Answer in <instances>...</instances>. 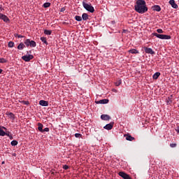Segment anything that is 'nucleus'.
Returning <instances> with one entry per match:
<instances>
[{"label":"nucleus","instance_id":"1a4fd4ad","mask_svg":"<svg viewBox=\"0 0 179 179\" xmlns=\"http://www.w3.org/2000/svg\"><path fill=\"white\" fill-rule=\"evenodd\" d=\"M0 19L3 20V22H5L6 23H8V22H9V18L8 17V16H6L2 13H0Z\"/></svg>","mask_w":179,"mask_h":179},{"label":"nucleus","instance_id":"72a5a7b5","mask_svg":"<svg viewBox=\"0 0 179 179\" xmlns=\"http://www.w3.org/2000/svg\"><path fill=\"white\" fill-rule=\"evenodd\" d=\"M23 104H24L25 106H29V101H24Z\"/></svg>","mask_w":179,"mask_h":179},{"label":"nucleus","instance_id":"0eeeda50","mask_svg":"<svg viewBox=\"0 0 179 179\" xmlns=\"http://www.w3.org/2000/svg\"><path fill=\"white\" fill-rule=\"evenodd\" d=\"M25 45H36V42L34 41H31L30 39H27L24 41Z\"/></svg>","mask_w":179,"mask_h":179},{"label":"nucleus","instance_id":"dca6fc26","mask_svg":"<svg viewBox=\"0 0 179 179\" xmlns=\"http://www.w3.org/2000/svg\"><path fill=\"white\" fill-rule=\"evenodd\" d=\"M167 104H171L173 103V95L169 96L166 99Z\"/></svg>","mask_w":179,"mask_h":179},{"label":"nucleus","instance_id":"a19ab883","mask_svg":"<svg viewBox=\"0 0 179 179\" xmlns=\"http://www.w3.org/2000/svg\"><path fill=\"white\" fill-rule=\"evenodd\" d=\"M8 138H10V139L12 141V139H13V136H12V135L8 136Z\"/></svg>","mask_w":179,"mask_h":179},{"label":"nucleus","instance_id":"39448f33","mask_svg":"<svg viewBox=\"0 0 179 179\" xmlns=\"http://www.w3.org/2000/svg\"><path fill=\"white\" fill-rule=\"evenodd\" d=\"M118 174H119V176L120 177H122V178H124V179H132V178H130L129 175L127 174L124 171H120V172H119Z\"/></svg>","mask_w":179,"mask_h":179},{"label":"nucleus","instance_id":"f3484780","mask_svg":"<svg viewBox=\"0 0 179 179\" xmlns=\"http://www.w3.org/2000/svg\"><path fill=\"white\" fill-rule=\"evenodd\" d=\"M159 76H160V73L159 72H157L155 73L153 76H152V78L156 80L157 79H159Z\"/></svg>","mask_w":179,"mask_h":179},{"label":"nucleus","instance_id":"9b49d317","mask_svg":"<svg viewBox=\"0 0 179 179\" xmlns=\"http://www.w3.org/2000/svg\"><path fill=\"white\" fill-rule=\"evenodd\" d=\"M169 4L172 6V8H173V9H177L178 8V5L176 3V1L174 0H170Z\"/></svg>","mask_w":179,"mask_h":179},{"label":"nucleus","instance_id":"c85d7f7f","mask_svg":"<svg viewBox=\"0 0 179 179\" xmlns=\"http://www.w3.org/2000/svg\"><path fill=\"white\" fill-rule=\"evenodd\" d=\"M43 132H50V129L48 127H45L43 129Z\"/></svg>","mask_w":179,"mask_h":179},{"label":"nucleus","instance_id":"7c9ffc66","mask_svg":"<svg viewBox=\"0 0 179 179\" xmlns=\"http://www.w3.org/2000/svg\"><path fill=\"white\" fill-rule=\"evenodd\" d=\"M157 33H159V34H162V33H163V29H157Z\"/></svg>","mask_w":179,"mask_h":179},{"label":"nucleus","instance_id":"6ab92c4d","mask_svg":"<svg viewBox=\"0 0 179 179\" xmlns=\"http://www.w3.org/2000/svg\"><path fill=\"white\" fill-rule=\"evenodd\" d=\"M43 125L41 123H38V129L40 132H43Z\"/></svg>","mask_w":179,"mask_h":179},{"label":"nucleus","instance_id":"5701e85b","mask_svg":"<svg viewBox=\"0 0 179 179\" xmlns=\"http://www.w3.org/2000/svg\"><path fill=\"white\" fill-rule=\"evenodd\" d=\"M51 6V3L50 2H46L43 3V8H50Z\"/></svg>","mask_w":179,"mask_h":179},{"label":"nucleus","instance_id":"4be33fe9","mask_svg":"<svg viewBox=\"0 0 179 179\" xmlns=\"http://www.w3.org/2000/svg\"><path fill=\"white\" fill-rule=\"evenodd\" d=\"M6 62H8V60H6V59L0 57V64H6Z\"/></svg>","mask_w":179,"mask_h":179},{"label":"nucleus","instance_id":"cd10ccee","mask_svg":"<svg viewBox=\"0 0 179 179\" xmlns=\"http://www.w3.org/2000/svg\"><path fill=\"white\" fill-rule=\"evenodd\" d=\"M41 41H43V43H44V44H48V43H47V38H41Z\"/></svg>","mask_w":179,"mask_h":179},{"label":"nucleus","instance_id":"2f4dec72","mask_svg":"<svg viewBox=\"0 0 179 179\" xmlns=\"http://www.w3.org/2000/svg\"><path fill=\"white\" fill-rule=\"evenodd\" d=\"M5 134H6V136H10V132L7 131V130L6 131Z\"/></svg>","mask_w":179,"mask_h":179},{"label":"nucleus","instance_id":"4468645a","mask_svg":"<svg viewBox=\"0 0 179 179\" xmlns=\"http://www.w3.org/2000/svg\"><path fill=\"white\" fill-rule=\"evenodd\" d=\"M124 137L126 138V141H129L130 142H132V141H135V138L132 137L129 134H124Z\"/></svg>","mask_w":179,"mask_h":179},{"label":"nucleus","instance_id":"37998d69","mask_svg":"<svg viewBox=\"0 0 179 179\" xmlns=\"http://www.w3.org/2000/svg\"><path fill=\"white\" fill-rule=\"evenodd\" d=\"M0 10H3V8H2V6L0 5Z\"/></svg>","mask_w":179,"mask_h":179},{"label":"nucleus","instance_id":"a878e982","mask_svg":"<svg viewBox=\"0 0 179 179\" xmlns=\"http://www.w3.org/2000/svg\"><path fill=\"white\" fill-rule=\"evenodd\" d=\"M8 115L9 118H13V120H14V118H15V114H13V113H9L8 114Z\"/></svg>","mask_w":179,"mask_h":179},{"label":"nucleus","instance_id":"423d86ee","mask_svg":"<svg viewBox=\"0 0 179 179\" xmlns=\"http://www.w3.org/2000/svg\"><path fill=\"white\" fill-rule=\"evenodd\" d=\"M143 48L146 54H151V55H153L155 54V51H153L152 48H148L146 46H144Z\"/></svg>","mask_w":179,"mask_h":179},{"label":"nucleus","instance_id":"79ce46f5","mask_svg":"<svg viewBox=\"0 0 179 179\" xmlns=\"http://www.w3.org/2000/svg\"><path fill=\"white\" fill-rule=\"evenodd\" d=\"M2 129H5L6 131H8V129H6V127H2Z\"/></svg>","mask_w":179,"mask_h":179},{"label":"nucleus","instance_id":"c03bdc74","mask_svg":"<svg viewBox=\"0 0 179 179\" xmlns=\"http://www.w3.org/2000/svg\"><path fill=\"white\" fill-rule=\"evenodd\" d=\"M19 45H24V43H20L19 44Z\"/></svg>","mask_w":179,"mask_h":179},{"label":"nucleus","instance_id":"49530a36","mask_svg":"<svg viewBox=\"0 0 179 179\" xmlns=\"http://www.w3.org/2000/svg\"><path fill=\"white\" fill-rule=\"evenodd\" d=\"M10 48H13V45H9Z\"/></svg>","mask_w":179,"mask_h":179},{"label":"nucleus","instance_id":"473e14b6","mask_svg":"<svg viewBox=\"0 0 179 179\" xmlns=\"http://www.w3.org/2000/svg\"><path fill=\"white\" fill-rule=\"evenodd\" d=\"M23 48H24V46H23V45H18L17 46L18 50H23Z\"/></svg>","mask_w":179,"mask_h":179},{"label":"nucleus","instance_id":"393cba45","mask_svg":"<svg viewBox=\"0 0 179 179\" xmlns=\"http://www.w3.org/2000/svg\"><path fill=\"white\" fill-rule=\"evenodd\" d=\"M75 19L77 20V22H82V17L79 15H76Z\"/></svg>","mask_w":179,"mask_h":179},{"label":"nucleus","instance_id":"4c0bfd02","mask_svg":"<svg viewBox=\"0 0 179 179\" xmlns=\"http://www.w3.org/2000/svg\"><path fill=\"white\" fill-rule=\"evenodd\" d=\"M121 83H122L121 80H120L117 83H116V86H120Z\"/></svg>","mask_w":179,"mask_h":179},{"label":"nucleus","instance_id":"20e7f679","mask_svg":"<svg viewBox=\"0 0 179 179\" xmlns=\"http://www.w3.org/2000/svg\"><path fill=\"white\" fill-rule=\"evenodd\" d=\"M33 58H34V57L31 55H24L22 57V59H23V61H25V62H30V61H31Z\"/></svg>","mask_w":179,"mask_h":179},{"label":"nucleus","instance_id":"b1692460","mask_svg":"<svg viewBox=\"0 0 179 179\" xmlns=\"http://www.w3.org/2000/svg\"><path fill=\"white\" fill-rule=\"evenodd\" d=\"M17 143H18L17 141L13 140V141H11L10 145L12 146H17Z\"/></svg>","mask_w":179,"mask_h":179},{"label":"nucleus","instance_id":"412c9836","mask_svg":"<svg viewBox=\"0 0 179 179\" xmlns=\"http://www.w3.org/2000/svg\"><path fill=\"white\" fill-rule=\"evenodd\" d=\"M51 33H52V31L51 30H44V34H46V36H51Z\"/></svg>","mask_w":179,"mask_h":179},{"label":"nucleus","instance_id":"aec40b11","mask_svg":"<svg viewBox=\"0 0 179 179\" xmlns=\"http://www.w3.org/2000/svg\"><path fill=\"white\" fill-rule=\"evenodd\" d=\"M129 52L131 54H139V51L136 50V49H131L129 50Z\"/></svg>","mask_w":179,"mask_h":179},{"label":"nucleus","instance_id":"de8ad7c7","mask_svg":"<svg viewBox=\"0 0 179 179\" xmlns=\"http://www.w3.org/2000/svg\"><path fill=\"white\" fill-rule=\"evenodd\" d=\"M5 163V161H3L2 162H1V164H3Z\"/></svg>","mask_w":179,"mask_h":179},{"label":"nucleus","instance_id":"2eb2a0df","mask_svg":"<svg viewBox=\"0 0 179 179\" xmlns=\"http://www.w3.org/2000/svg\"><path fill=\"white\" fill-rule=\"evenodd\" d=\"M152 9L156 12H160V10H162V8L159 5H155L154 6H152Z\"/></svg>","mask_w":179,"mask_h":179},{"label":"nucleus","instance_id":"f8f14e48","mask_svg":"<svg viewBox=\"0 0 179 179\" xmlns=\"http://www.w3.org/2000/svg\"><path fill=\"white\" fill-rule=\"evenodd\" d=\"M95 103L96 104H107L108 103V99H102V100H100V101H95Z\"/></svg>","mask_w":179,"mask_h":179},{"label":"nucleus","instance_id":"a211bd4d","mask_svg":"<svg viewBox=\"0 0 179 179\" xmlns=\"http://www.w3.org/2000/svg\"><path fill=\"white\" fill-rule=\"evenodd\" d=\"M83 20H87L89 19V15L87 13H83L82 15Z\"/></svg>","mask_w":179,"mask_h":179},{"label":"nucleus","instance_id":"e433bc0d","mask_svg":"<svg viewBox=\"0 0 179 179\" xmlns=\"http://www.w3.org/2000/svg\"><path fill=\"white\" fill-rule=\"evenodd\" d=\"M63 169H64V170H68V169H69V166L68 165H64V166H63Z\"/></svg>","mask_w":179,"mask_h":179},{"label":"nucleus","instance_id":"9d476101","mask_svg":"<svg viewBox=\"0 0 179 179\" xmlns=\"http://www.w3.org/2000/svg\"><path fill=\"white\" fill-rule=\"evenodd\" d=\"M101 119L103 121H110V120H111V117H110L108 115H101Z\"/></svg>","mask_w":179,"mask_h":179},{"label":"nucleus","instance_id":"f257e3e1","mask_svg":"<svg viewBox=\"0 0 179 179\" xmlns=\"http://www.w3.org/2000/svg\"><path fill=\"white\" fill-rule=\"evenodd\" d=\"M134 10L138 13H146L148 11V6H146V1L145 0H137L134 6Z\"/></svg>","mask_w":179,"mask_h":179},{"label":"nucleus","instance_id":"ea45409f","mask_svg":"<svg viewBox=\"0 0 179 179\" xmlns=\"http://www.w3.org/2000/svg\"><path fill=\"white\" fill-rule=\"evenodd\" d=\"M176 132L179 134V126H178L176 129Z\"/></svg>","mask_w":179,"mask_h":179},{"label":"nucleus","instance_id":"6e6552de","mask_svg":"<svg viewBox=\"0 0 179 179\" xmlns=\"http://www.w3.org/2000/svg\"><path fill=\"white\" fill-rule=\"evenodd\" d=\"M114 127V122H110L109 124H107L103 128L104 129H107V131H110L113 129V127Z\"/></svg>","mask_w":179,"mask_h":179},{"label":"nucleus","instance_id":"f704fd0d","mask_svg":"<svg viewBox=\"0 0 179 179\" xmlns=\"http://www.w3.org/2000/svg\"><path fill=\"white\" fill-rule=\"evenodd\" d=\"M171 148H176L177 146L176 143H171L170 145Z\"/></svg>","mask_w":179,"mask_h":179},{"label":"nucleus","instance_id":"f03ea898","mask_svg":"<svg viewBox=\"0 0 179 179\" xmlns=\"http://www.w3.org/2000/svg\"><path fill=\"white\" fill-rule=\"evenodd\" d=\"M83 8H85V9L88 12H90V13H93L94 12V7H93V6L85 3V1L83 2Z\"/></svg>","mask_w":179,"mask_h":179},{"label":"nucleus","instance_id":"c756f323","mask_svg":"<svg viewBox=\"0 0 179 179\" xmlns=\"http://www.w3.org/2000/svg\"><path fill=\"white\" fill-rule=\"evenodd\" d=\"M75 136H76V138H82V134L77 133V134H75Z\"/></svg>","mask_w":179,"mask_h":179},{"label":"nucleus","instance_id":"bb28decb","mask_svg":"<svg viewBox=\"0 0 179 179\" xmlns=\"http://www.w3.org/2000/svg\"><path fill=\"white\" fill-rule=\"evenodd\" d=\"M5 131L2 129H0V136H5Z\"/></svg>","mask_w":179,"mask_h":179},{"label":"nucleus","instance_id":"7ed1b4c3","mask_svg":"<svg viewBox=\"0 0 179 179\" xmlns=\"http://www.w3.org/2000/svg\"><path fill=\"white\" fill-rule=\"evenodd\" d=\"M152 34L153 36H155L157 38H160L161 40H170V38H171V36L170 35H164V34H160L157 33H154Z\"/></svg>","mask_w":179,"mask_h":179},{"label":"nucleus","instance_id":"58836bf2","mask_svg":"<svg viewBox=\"0 0 179 179\" xmlns=\"http://www.w3.org/2000/svg\"><path fill=\"white\" fill-rule=\"evenodd\" d=\"M15 43L12 41L8 42V45H13Z\"/></svg>","mask_w":179,"mask_h":179},{"label":"nucleus","instance_id":"a18cd8bd","mask_svg":"<svg viewBox=\"0 0 179 179\" xmlns=\"http://www.w3.org/2000/svg\"><path fill=\"white\" fill-rule=\"evenodd\" d=\"M2 72H3V70H2L1 69H0V73H2Z\"/></svg>","mask_w":179,"mask_h":179},{"label":"nucleus","instance_id":"ddd939ff","mask_svg":"<svg viewBox=\"0 0 179 179\" xmlns=\"http://www.w3.org/2000/svg\"><path fill=\"white\" fill-rule=\"evenodd\" d=\"M40 106H42L43 107H48V101L45 100H41L39 101Z\"/></svg>","mask_w":179,"mask_h":179},{"label":"nucleus","instance_id":"c9c22d12","mask_svg":"<svg viewBox=\"0 0 179 179\" xmlns=\"http://www.w3.org/2000/svg\"><path fill=\"white\" fill-rule=\"evenodd\" d=\"M15 37H17L18 38H22V37H24V36H23L22 35L16 34Z\"/></svg>","mask_w":179,"mask_h":179}]
</instances>
